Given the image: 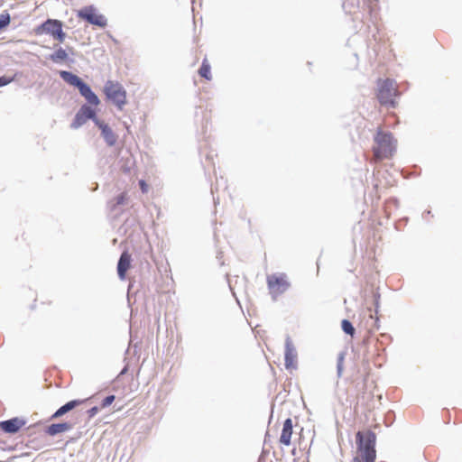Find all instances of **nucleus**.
<instances>
[{"label": "nucleus", "instance_id": "obj_1", "mask_svg": "<svg viewBox=\"0 0 462 462\" xmlns=\"http://www.w3.org/2000/svg\"><path fill=\"white\" fill-rule=\"evenodd\" d=\"M356 456L352 462H374L376 457V435L371 430L356 434Z\"/></svg>", "mask_w": 462, "mask_h": 462}, {"label": "nucleus", "instance_id": "obj_2", "mask_svg": "<svg viewBox=\"0 0 462 462\" xmlns=\"http://www.w3.org/2000/svg\"><path fill=\"white\" fill-rule=\"evenodd\" d=\"M395 140L393 134L378 129L374 136V144L373 146V161L376 162L391 158L395 152Z\"/></svg>", "mask_w": 462, "mask_h": 462}, {"label": "nucleus", "instance_id": "obj_3", "mask_svg": "<svg viewBox=\"0 0 462 462\" xmlns=\"http://www.w3.org/2000/svg\"><path fill=\"white\" fill-rule=\"evenodd\" d=\"M376 97L379 103L384 106L395 107V98L400 95L396 82L391 79H378Z\"/></svg>", "mask_w": 462, "mask_h": 462}, {"label": "nucleus", "instance_id": "obj_4", "mask_svg": "<svg viewBox=\"0 0 462 462\" xmlns=\"http://www.w3.org/2000/svg\"><path fill=\"white\" fill-rule=\"evenodd\" d=\"M60 78L68 84L77 87L80 94L86 98V100L92 106H97L100 103L97 96L91 90L90 87L82 81V79L77 75L69 72L61 70L60 71Z\"/></svg>", "mask_w": 462, "mask_h": 462}, {"label": "nucleus", "instance_id": "obj_5", "mask_svg": "<svg viewBox=\"0 0 462 462\" xmlns=\"http://www.w3.org/2000/svg\"><path fill=\"white\" fill-rule=\"evenodd\" d=\"M62 22L56 19H47L43 23L34 29L36 35L49 34L59 42H63L66 33L63 32Z\"/></svg>", "mask_w": 462, "mask_h": 462}, {"label": "nucleus", "instance_id": "obj_6", "mask_svg": "<svg viewBox=\"0 0 462 462\" xmlns=\"http://www.w3.org/2000/svg\"><path fill=\"white\" fill-rule=\"evenodd\" d=\"M104 93L106 98L112 101L120 110L127 102L126 91L118 82L108 80L104 87Z\"/></svg>", "mask_w": 462, "mask_h": 462}, {"label": "nucleus", "instance_id": "obj_7", "mask_svg": "<svg viewBox=\"0 0 462 462\" xmlns=\"http://www.w3.org/2000/svg\"><path fill=\"white\" fill-rule=\"evenodd\" d=\"M269 293L273 300L282 295L290 287V282L285 273H273L266 278Z\"/></svg>", "mask_w": 462, "mask_h": 462}, {"label": "nucleus", "instance_id": "obj_8", "mask_svg": "<svg viewBox=\"0 0 462 462\" xmlns=\"http://www.w3.org/2000/svg\"><path fill=\"white\" fill-rule=\"evenodd\" d=\"M78 16L83 20H86L91 24L97 25L99 27H105L106 25V18L98 14L96 9L92 6L85 7L78 12Z\"/></svg>", "mask_w": 462, "mask_h": 462}, {"label": "nucleus", "instance_id": "obj_9", "mask_svg": "<svg viewBox=\"0 0 462 462\" xmlns=\"http://www.w3.org/2000/svg\"><path fill=\"white\" fill-rule=\"evenodd\" d=\"M88 119H92L95 122L96 112L89 106L83 105L75 116V118L71 124L72 128H79L83 125Z\"/></svg>", "mask_w": 462, "mask_h": 462}, {"label": "nucleus", "instance_id": "obj_10", "mask_svg": "<svg viewBox=\"0 0 462 462\" xmlns=\"http://www.w3.org/2000/svg\"><path fill=\"white\" fill-rule=\"evenodd\" d=\"M25 420L15 417L0 422V429L5 433H16L25 425Z\"/></svg>", "mask_w": 462, "mask_h": 462}, {"label": "nucleus", "instance_id": "obj_11", "mask_svg": "<svg viewBox=\"0 0 462 462\" xmlns=\"http://www.w3.org/2000/svg\"><path fill=\"white\" fill-rule=\"evenodd\" d=\"M297 351L290 339L285 344V367L287 369H295L297 366Z\"/></svg>", "mask_w": 462, "mask_h": 462}, {"label": "nucleus", "instance_id": "obj_12", "mask_svg": "<svg viewBox=\"0 0 462 462\" xmlns=\"http://www.w3.org/2000/svg\"><path fill=\"white\" fill-rule=\"evenodd\" d=\"M293 434V424L292 420L288 418L284 420L282 424V429L281 432V436L279 439V442L282 446H290L291 444V437Z\"/></svg>", "mask_w": 462, "mask_h": 462}, {"label": "nucleus", "instance_id": "obj_13", "mask_svg": "<svg viewBox=\"0 0 462 462\" xmlns=\"http://www.w3.org/2000/svg\"><path fill=\"white\" fill-rule=\"evenodd\" d=\"M131 254L127 251L123 252L117 263V273L121 280L125 279L126 272L131 267Z\"/></svg>", "mask_w": 462, "mask_h": 462}, {"label": "nucleus", "instance_id": "obj_14", "mask_svg": "<svg viewBox=\"0 0 462 462\" xmlns=\"http://www.w3.org/2000/svg\"><path fill=\"white\" fill-rule=\"evenodd\" d=\"M95 124L101 130L102 136L109 146H113L116 143V135L113 130L99 119H95Z\"/></svg>", "mask_w": 462, "mask_h": 462}, {"label": "nucleus", "instance_id": "obj_15", "mask_svg": "<svg viewBox=\"0 0 462 462\" xmlns=\"http://www.w3.org/2000/svg\"><path fill=\"white\" fill-rule=\"evenodd\" d=\"M86 400H72L61 406L60 409H58L55 413L52 415V418H59L68 411L73 410L77 406H79L85 402Z\"/></svg>", "mask_w": 462, "mask_h": 462}, {"label": "nucleus", "instance_id": "obj_16", "mask_svg": "<svg viewBox=\"0 0 462 462\" xmlns=\"http://www.w3.org/2000/svg\"><path fill=\"white\" fill-rule=\"evenodd\" d=\"M72 426L69 423H54L47 427L46 433L50 436H55L71 430Z\"/></svg>", "mask_w": 462, "mask_h": 462}, {"label": "nucleus", "instance_id": "obj_17", "mask_svg": "<svg viewBox=\"0 0 462 462\" xmlns=\"http://www.w3.org/2000/svg\"><path fill=\"white\" fill-rule=\"evenodd\" d=\"M199 74L207 80H211V67L207 58L203 60L201 67L199 69Z\"/></svg>", "mask_w": 462, "mask_h": 462}, {"label": "nucleus", "instance_id": "obj_18", "mask_svg": "<svg viewBox=\"0 0 462 462\" xmlns=\"http://www.w3.org/2000/svg\"><path fill=\"white\" fill-rule=\"evenodd\" d=\"M68 57H69V54L66 51V50H64L62 48H59L50 56V59L53 62H60V61L66 60L68 59Z\"/></svg>", "mask_w": 462, "mask_h": 462}, {"label": "nucleus", "instance_id": "obj_19", "mask_svg": "<svg viewBox=\"0 0 462 462\" xmlns=\"http://www.w3.org/2000/svg\"><path fill=\"white\" fill-rule=\"evenodd\" d=\"M341 328L346 334L351 336L352 337H354L356 330L349 320L343 319L341 322Z\"/></svg>", "mask_w": 462, "mask_h": 462}, {"label": "nucleus", "instance_id": "obj_20", "mask_svg": "<svg viewBox=\"0 0 462 462\" xmlns=\"http://www.w3.org/2000/svg\"><path fill=\"white\" fill-rule=\"evenodd\" d=\"M127 200V194L125 192L121 193L112 200L111 208L115 209L117 206L123 205Z\"/></svg>", "mask_w": 462, "mask_h": 462}, {"label": "nucleus", "instance_id": "obj_21", "mask_svg": "<svg viewBox=\"0 0 462 462\" xmlns=\"http://www.w3.org/2000/svg\"><path fill=\"white\" fill-rule=\"evenodd\" d=\"M370 319H374V323H373V326L372 328L369 329V333H372L375 330H378L379 329V319L377 317H374L373 314H370Z\"/></svg>", "mask_w": 462, "mask_h": 462}, {"label": "nucleus", "instance_id": "obj_22", "mask_svg": "<svg viewBox=\"0 0 462 462\" xmlns=\"http://www.w3.org/2000/svg\"><path fill=\"white\" fill-rule=\"evenodd\" d=\"M115 395H108L106 396L103 401H102V403H101V408H106L109 405H111L113 403V402L115 401Z\"/></svg>", "mask_w": 462, "mask_h": 462}, {"label": "nucleus", "instance_id": "obj_23", "mask_svg": "<svg viewBox=\"0 0 462 462\" xmlns=\"http://www.w3.org/2000/svg\"><path fill=\"white\" fill-rule=\"evenodd\" d=\"M345 355L341 353L337 357V370L340 374L343 369V364H344Z\"/></svg>", "mask_w": 462, "mask_h": 462}, {"label": "nucleus", "instance_id": "obj_24", "mask_svg": "<svg viewBox=\"0 0 462 462\" xmlns=\"http://www.w3.org/2000/svg\"><path fill=\"white\" fill-rule=\"evenodd\" d=\"M139 185H140V189H141L143 193H147L148 192L149 185L143 180H141L139 181Z\"/></svg>", "mask_w": 462, "mask_h": 462}, {"label": "nucleus", "instance_id": "obj_25", "mask_svg": "<svg viewBox=\"0 0 462 462\" xmlns=\"http://www.w3.org/2000/svg\"><path fill=\"white\" fill-rule=\"evenodd\" d=\"M13 81V78L0 77V87L5 86Z\"/></svg>", "mask_w": 462, "mask_h": 462}, {"label": "nucleus", "instance_id": "obj_26", "mask_svg": "<svg viewBox=\"0 0 462 462\" xmlns=\"http://www.w3.org/2000/svg\"><path fill=\"white\" fill-rule=\"evenodd\" d=\"M98 411H99V409L97 407H96V406L91 408V409H89L88 411V414L89 418L94 417L98 412Z\"/></svg>", "mask_w": 462, "mask_h": 462}]
</instances>
